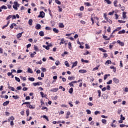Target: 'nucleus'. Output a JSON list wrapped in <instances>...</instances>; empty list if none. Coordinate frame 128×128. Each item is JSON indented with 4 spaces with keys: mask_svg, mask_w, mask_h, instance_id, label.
Instances as JSON below:
<instances>
[{
    "mask_svg": "<svg viewBox=\"0 0 128 128\" xmlns=\"http://www.w3.org/2000/svg\"><path fill=\"white\" fill-rule=\"evenodd\" d=\"M48 10L49 12V14L50 16H52V10L50 8L48 9Z\"/></svg>",
    "mask_w": 128,
    "mask_h": 128,
    "instance_id": "47",
    "label": "nucleus"
},
{
    "mask_svg": "<svg viewBox=\"0 0 128 128\" xmlns=\"http://www.w3.org/2000/svg\"><path fill=\"white\" fill-rule=\"evenodd\" d=\"M122 16L124 18H126V12H122Z\"/></svg>",
    "mask_w": 128,
    "mask_h": 128,
    "instance_id": "25",
    "label": "nucleus"
},
{
    "mask_svg": "<svg viewBox=\"0 0 128 128\" xmlns=\"http://www.w3.org/2000/svg\"><path fill=\"white\" fill-rule=\"evenodd\" d=\"M52 30L56 34H58V32H60V30H58L56 29V28H53Z\"/></svg>",
    "mask_w": 128,
    "mask_h": 128,
    "instance_id": "11",
    "label": "nucleus"
},
{
    "mask_svg": "<svg viewBox=\"0 0 128 128\" xmlns=\"http://www.w3.org/2000/svg\"><path fill=\"white\" fill-rule=\"evenodd\" d=\"M84 56H87V54H90V52L88 50L84 53L83 54Z\"/></svg>",
    "mask_w": 128,
    "mask_h": 128,
    "instance_id": "59",
    "label": "nucleus"
},
{
    "mask_svg": "<svg viewBox=\"0 0 128 128\" xmlns=\"http://www.w3.org/2000/svg\"><path fill=\"white\" fill-rule=\"evenodd\" d=\"M114 34L112 33L110 36V38H107V39H106L105 40H110V38H114V35H112Z\"/></svg>",
    "mask_w": 128,
    "mask_h": 128,
    "instance_id": "8",
    "label": "nucleus"
},
{
    "mask_svg": "<svg viewBox=\"0 0 128 128\" xmlns=\"http://www.w3.org/2000/svg\"><path fill=\"white\" fill-rule=\"evenodd\" d=\"M44 12L43 11L40 12V14L38 16V18H44Z\"/></svg>",
    "mask_w": 128,
    "mask_h": 128,
    "instance_id": "3",
    "label": "nucleus"
},
{
    "mask_svg": "<svg viewBox=\"0 0 128 128\" xmlns=\"http://www.w3.org/2000/svg\"><path fill=\"white\" fill-rule=\"evenodd\" d=\"M26 114L27 116H30V110L29 109L26 110Z\"/></svg>",
    "mask_w": 128,
    "mask_h": 128,
    "instance_id": "41",
    "label": "nucleus"
},
{
    "mask_svg": "<svg viewBox=\"0 0 128 128\" xmlns=\"http://www.w3.org/2000/svg\"><path fill=\"white\" fill-rule=\"evenodd\" d=\"M120 120H126V118H124V116H123L122 114L120 115Z\"/></svg>",
    "mask_w": 128,
    "mask_h": 128,
    "instance_id": "37",
    "label": "nucleus"
},
{
    "mask_svg": "<svg viewBox=\"0 0 128 128\" xmlns=\"http://www.w3.org/2000/svg\"><path fill=\"white\" fill-rule=\"evenodd\" d=\"M59 26L60 28H64V24L63 23H60L59 24Z\"/></svg>",
    "mask_w": 128,
    "mask_h": 128,
    "instance_id": "45",
    "label": "nucleus"
},
{
    "mask_svg": "<svg viewBox=\"0 0 128 128\" xmlns=\"http://www.w3.org/2000/svg\"><path fill=\"white\" fill-rule=\"evenodd\" d=\"M126 33V30H120L118 32V34H125Z\"/></svg>",
    "mask_w": 128,
    "mask_h": 128,
    "instance_id": "14",
    "label": "nucleus"
},
{
    "mask_svg": "<svg viewBox=\"0 0 128 128\" xmlns=\"http://www.w3.org/2000/svg\"><path fill=\"white\" fill-rule=\"evenodd\" d=\"M12 15H9L8 16H7V18H6V20H10V18H12Z\"/></svg>",
    "mask_w": 128,
    "mask_h": 128,
    "instance_id": "49",
    "label": "nucleus"
},
{
    "mask_svg": "<svg viewBox=\"0 0 128 128\" xmlns=\"http://www.w3.org/2000/svg\"><path fill=\"white\" fill-rule=\"evenodd\" d=\"M14 4L15 6H17L18 8H20V4L18 2H14Z\"/></svg>",
    "mask_w": 128,
    "mask_h": 128,
    "instance_id": "40",
    "label": "nucleus"
},
{
    "mask_svg": "<svg viewBox=\"0 0 128 128\" xmlns=\"http://www.w3.org/2000/svg\"><path fill=\"white\" fill-rule=\"evenodd\" d=\"M112 64V60H108L106 62L105 64H107V66H108V64Z\"/></svg>",
    "mask_w": 128,
    "mask_h": 128,
    "instance_id": "20",
    "label": "nucleus"
},
{
    "mask_svg": "<svg viewBox=\"0 0 128 128\" xmlns=\"http://www.w3.org/2000/svg\"><path fill=\"white\" fill-rule=\"evenodd\" d=\"M43 48H46V50H50V45H48L47 46L44 45Z\"/></svg>",
    "mask_w": 128,
    "mask_h": 128,
    "instance_id": "18",
    "label": "nucleus"
},
{
    "mask_svg": "<svg viewBox=\"0 0 128 128\" xmlns=\"http://www.w3.org/2000/svg\"><path fill=\"white\" fill-rule=\"evenodd\" d=\"M64 64L66 66H67L68 68H70V64H68V61H65Z\"/></svg>",
    "mask_w": 128,
    "mask_h": 128,
    "instance_id": "42",
    "label": "nucleus"
},
{
    "mask_svg": "<svg viewBox=\"0 0 128 128\" xmlns=\"http://www.w3.org/2000/svg\"><path fill=\"white\" fill-rule=\"evenodd\" d=\"M112 84V80H110L108 82H106V84Z\"/></svg>",
    "mask_w": 128,
    "mask_h": 128,
    "instance_id": "43",
    "label": "nucleus"
},
{
    "mask_svg": "<svg viewBox=\"0 0 128 128\" xmlns=\"http://www.w3.org/2000/svg\"><path fill=\"white\" fill-rule=\"evenodd\" d=\"M99 50L102 52H106V50L104 49L103 48H99Z\"/></svg>",
    "mask_w": 128,
    "mask_h": 128,
    "instance_id": "29",
    "label": "nucleus"
},
{
    "mask_svg": "<svg viewBox=\"0 0 128 128\" xmlns=\"http://www.w3.org/2000/svg\"><path fill=\"white\" fill-rule=\"evenodd\" d=\"M33 85L34 86H42V83L40 82H37L33 83Z\"/></svg>",
    "mask_w": 128,
    "mask_h": 128,
    "instance_id": "5",
    "label": "nucleus"
},
{
    "mask_svg": "<svg viewBox=\"0 0 128 128\" xmlns=\"http://www.w3.org/2000/svg\"><path fill=\"white\" fill-rule=\"evenodd\" d=\"M1 8V10H6L8 8L6 7V6L3 5L2 6H1L0 8Z\"/></svg>",
    "mask_w": 128,
    "mask_h": 128,
    "instance_id": "30",
    "label": "nucleus"
},
{
    "mask_svg": "<svg viewBox=\"0 0 128 128\" xmlns=\"http://www.w3.org/2000/svg\"><path fill=\"white\" fill-rule=\"evenodd\" d=\"M114 6H116V8H118V4H118V0H115L114 2Z\"/></svg>",
    "mask_w": 128,
    "mask_h": 128,
    "instance_id": "32",
    "label": "nucleus"
},
{
    "mask_svg": "<svg viewBox=\"0 0 128 128\" xmlns=\"http://www.w3.org/2000/svg\"><path fill=\"white\" fill-rule=\"evenodd\" d=\"M120 68H123L124 65L122 64V61L120 60Z\"/></svg>",
    "mask_w": 128,
    "mask_h": 128,
    "instance_id": "60",
    "label": "nucleus"
},
{
    "mask_svg": "<svg viewBox=\"0 0 128 128\" xmlns=\"http://www.w3.org/2000/svg\"><path fill=\"white\" fill-rule=\"evenodd\" d=\"M66 44V41L64 40V38H62L61 39V42H60V46L62 44Z\"/></svg>",
    "mask_w": 128,
    "mask_h": 128,
    "instance_id": "10",
    "label": "nucleus"
},
{
    "mask_svg": "<svg viewBox=\"0 0 128 128\" xmlns=\"http://www.w3.org/2000/svg\"><path fill=\"white\" fill-rule=\"evenodd\" d=\"M58 12H62V8H60V6H58Z\"/></svg>",
    "mask_w": 128,
    "mask_h": 128,
    "instance_id": "34",
    "label": "nucleus"
},
{
    "mask_svg": "<svg viewBox=\"0 0 128 128\" xmlns=\"http://www.w3.org/2000/svg\"><path fill=\"white\" fill-rule=\"evenodd\" d=\"M39 36H44V31H40L39 32Z\"/></svg>",
    "mask_w": 128,
    "mask_h": 128,
    "instance_id": "21",
    "label": "nucleus"
},
{
    "mask_svg": "<svg viewBox=\"0 0 128 128\" xmlns=\"http://www.w3.org/2000/svg\"><path fill=\"white\" fill-rule=\"evenodd\" d=\"M113 81L114 82H115V84H118L120 82V80L116 78H113Z\"/></svg>",
    "mask_w": 128,
    "mask_h": 128,
    "instance_id": "6",
    "label": "nucleus"
},
{
    "mask_svg": "<svg viewBox=\"0 0 128 128\" xmlns=\"http://www.w3.org/2000/svg\"><path fill=\"white\" fill-rule=\"evenodd\" d=\"M28 72L29 74H32L34 72H32V68H28Z\"/></svg>",
    "mask_w": 128,
    "mask_h": 128,
    "instance_id": "24",
    "label": "nucleus"
},
{
    "mask_svg": "<svg viewBox=\"0 0 128 128\" xmlns=\"http://www.w3.org/2000/svg\"><path fill=\"white\" fill-rule=\"evenodd\" d=\"M35 28L36 30H40V28H42V26H40V24H37Z\"/></svg>",
    "mask_w": 128,
    "mask_h": 128,
    "instance_id": "12",
    "label": "nucleus"
},
{
    "mask_svg": "<svg viewBox=\"0 0 128 128\" xmlns=\"http://www.w3.org/2000/svg\"><path fill=\"white\" fill-rule=\"evenodd\" d=\"M34 50H36V52H40V50H38V46L36 45H34Z\"/></svg>",
    "mask_w": 128,
    "mask_h": 128,
    "instance_id": "17",
    "label": "nucleus"
},
{
    "mask_svg": "<svg viewBox=\"0 0 128 128\" xmlns=\"http://www.w3.org/2000/svg\"><path fill=\"white\" fill-rule=\"evenodd\" d=\"M28 24H30V26H32V20L30 19L28 20Z\"/></svg>",
    "mask_w": 128,
    "mask_h": 128,
    "instance_id": "44",
    "label": "nucleus"
},
{
    "mask_svg": "<svg viewBox=\"0 0 128 128\" xmlns=\"http://www.w3.org/2000/svg\"><path fill=\"white\" fill-rule=\"evenodd\" d=\"M24 104H28L29 106V108H32V110L36 108L34 106H32L30 104V102H24L22 104V106H24Z\"/></svg>",
    "mask_w": 128,
    "mask_h": 128,
    "instance_id": "2",
    "label": "nucleus"
},
{
    "mask_svg": "<svg viewBox=\"0 0 128 128\" xmlns=\"http://www.w3.org/2000/svg\"><path fill=\"white\" fill-rule=\"evenodd\" d=\"M21 80H26V77H22V76H20Z\"/></svg>",
    "mask_w": 128,
    "mask_h": 128,
    "instance_id": "61",
    "label": "nucleus"
},
{
    "mask_svg": "<svg viewBox=\"0 0 128 128\" xmlns=\"http://www.w3.org/2000/svg\"><path fill=\"white\" fill-rule=\"evenodd\" d=\"M104 2H106L108 4H112V2L110 0H104Z\"/></svg>",
    "mask_w": 128,
    "mask_h": 128,
    "instance_id": "28",
    "label": "nucleus"
},
{
    "mask_svg": "<svg viewBox=\"0 0 128 128\" xmlns=\"http://www.w3.org/2000/svg\"><path fill=\"white\" fill-rule=\"evenodd\" d=\"M15 80H16V82H20V78L15 76Z\"/></svg>",
    "mask_w": 128,
    "mask_h": 128,
    "instance_id": "51",
    "label": "nucleus"
},
{
    "mask_svg": "<svg viewBox=\"0 0 128 128\" xmlns=\"http://www.w3.org/2000/svg\"><path fill=\"white\" fill-rule=\"evenodd\" d=\"M58 90V88H54L52 90V92H56Z\"/></svg>",
    "mask_w": 128,
    "mask_h": 128,
    "instance_id": "27",
    "label": "nucleus"
},
{
    "mask_svg": "<svg viewBox=\"0 0 128 128\" xmlns=\"http://www.w3.org/2000/svg\"><path fill=\"white\" fill-rule=\"evenodd\" d=\"M55 2L57 4H62V2L58 0H55Z\"/></svg>",
    "mask_w": 128,
    "mask_h": 128,
    "instance_id": "39",
    "label": "nucleus"
},
{
    "mask_svg": "<svg viewBox=\"0 0 128 128\" xmlns=\"http://www.w3.org/2000/svg\"><path fill=\"white\" fill-rule=\"evenodd\" d=\"M122 30V27H118L116 29H115L116 32H118V30Z\"/></svg>",
    "mask_w": 128,
    "mask_h": 128,
    "instance_id": "56",
    "label": "nucleus"
},
{
    "mask_svg": "<svg viewBox=\"0 0 128 128\" xmlns=\"http://www.w3.org/2000/svg\"><path fill=\"white\" fill-rule=\"evenodd\" d=\"M28 80H30V82H34V78L32 77L29 78Z\"/></svg>",
    "mask_w": 128,
    "mask_h": 128,
    "instance_id": "31",
    "label": "nucleus"
},
{
    "mask_svg": "<svg viewBox=\"0 0 128 128\" xmlns=\"http://www.w3.org/2000/svg\"><path fill=\"white\" fill-rule=\"evenodd\" d=\"M86 112L88 114H92V112L90 110H86Z\"/></svg>",
    "mask_w": 128,
    "mask_h": 128,
    "instance_id": "57",
    "label": "nucleus"
},
{
    "mask_svg": "<svg viewBox=\"0 0 128 128\" xmlns=\"http://www.w3.org/2000/svg\"><path fill=\"white\" fill-rule=\"evenodd\" d=\"M78 66V61H76L74 62L73 63L72 68H74V66Z\"/></svg>",
    "mask_w": 128,
    "mask_h": 128,
    "instance_id": "16",
    "label": "nucleus"
},
{
    "mask_svg": "<svg viewBox=\"0 0 128 128\" xmlns=\"http://www.w3.org/2000/svg\"><path fill=\"white\" fill-rule=\"evenodd\" d=\"M76 15L78 16H80V18H82V13H78Z\"/></svg>",
    "mask_w": 128,
    "mask_h": 128,
    "instance_id": "58",
    "label": "nucleus"
},
{
    "mask_svg": "<svg viewBox=\"0 0 128 128\" xmlns=\"http://www.w3.org/2000/svg\"><path fill=\"white\" fill-rule=\"evenodd\" d=\"M79 72L82 73V74H86V70H80L78 71Z\"/></svg>",
    "mask_w": 128,
    "mask_h": 128,
    "instance_id": "13",
    "label": "nucleus"
},
{
    "mask_svg": "<svg viewBox=\"0 0 128 128\" xmlns=\"http://www.w3.org/2000/svg\"><path fill=\"white\" fill-rule=\"evenodd\" d=\"M108 76H110V74H105L104 77V80H106L108 78Z\"/></svg>",
    "mask_w": 128,
    "mask_h": 128,
    "instance_id": "19",
    "label": "nucleus"
},
{
    "mask_svg": "<svg viewBox=\"0 0 128 128\" xmlns=\"http://www.w3.org/2000/svg\"><path fill=\"white\" fill-rule=\"evenodd\" d=\"M30 54L31 58H34V54H36V52H33V53L32 52H30Z\"/></svg>",
    "mask_w": 128,
    "mask_h": 128,
    "instance_id": "7",
    "label": "nucleus"
},
{
    "mask_svg": "<svg viewBox=\"0 0 128 128\" xmlns=\"http://www.w3.org/2000/svg\"><path fill=\"white\" fill-rule=\"evenodd\" d=\"M84 6H92V4H90L89 2H85Z\"/></svg>",
    "mask_w": 128,
    "mask_h": 128,
    "instance_id": "36",
    "label": "nucleus"
},
{
    "mask_svg": "<svg viewBox=\"0 0 128 128\" xmlns=\"http://www.w3.org/2000/svg\"><path fill=\"white\" fill-rule=\"evenodd\" d=\"M45 29L46 30H52V28H50V27H48V26H46Z\"/></svg>",
    "mask_w": 128,
    "mask_h": 128,
    "instance_id": "54",
    "label": "nucleus"
},
{
    "mask_svg": "<svg viewBox=\"0 0 128 128\" xmlns=\"http://www.w3.org/2000/svg\"><path fill=\"white\" fill-rule=\"evenodd\" d=\"M116 44H120L121 46H124V42H120V40H118L116 41Z\"/></svg>",
    "mask_w": 128,
    "mask_h": 128,
    "instance_id": "4",
    "label": "nucleus"
},
{
    "mask_svg": "<svg viewBox=\"0 0 128 128\" xmlns=\"http://www.w3.org/2000/svg\"><path fill=\"white\" fill-rule=\"evenodd\" d=\"M106 88L108 90H110V85H108Z\"/></svg>",
    "mask_w": 128,
    "mask_h": 128,
    "instance_id": "62",
    "label": "nucleus"
},
{
    "mask_svg": "<svg viewBox=\"0 0 128 128\" xmlns=\"http://www.w3.org/2000/svg\"><path fill=\"white\" fill-rule=\"evenodd\" d=\"M102 124H106V120L102 119Z\"/></svg>",
    "mask_w": 128,
    "mask_h": 128,
    "instance_id": "48",
    "label": "nucleus"
},
{
    "mask_svg": "<svg viewBox=\"0 0 128 128\" xmlns=\"http://www.w3.org/2000/svg\"><path fill=\"white\" fill-rule=\"evenodd\" d=\"M22 34H24V32H22L21 33L18 34L16 36L18 38H22Z\"/></svg>",
    "mask_w": 128,
    "mask_h": 128,
    "instance_id": "15",
    "label": "nucleus"
},
{
    "mask_svg": "<svg viewBox=\"0 0 128 128\" xmlns=\"http://www.w3.org/2000/svg\"><path fill=\"white\" fill-rule=\"evenodd\" d=\"M12 98H14V100H18V98H20V96H18V95H14L12 96Z\"/></svg>",
    "mask_w": 128,
    "mask_h": 128,
    "instance_id": "26",
    "label": "nucleus"
},
{
    "mask_svg": "<svg viewBox=\"0 0 128 128\" xmlns=\"http://www.w3.org/2000/svg\"><path fill=\"white\" fill-rule=\"evenodd\" d=\"M41 110H46V112H48V108L47 107L44 106L42 107Z\"/></svg>",
    "mask_w": 128,
    "mask_h": 128,
    "instance_id": "50",
    "label": "nucleus"
},
{
    "mask_svg": "<svg viewBox=\"0 0 128 128\" xmlns=\"http://www.w3.org/2000/svg\"><path fill=\"white\" fill-rule=\"evenodd\" d=\"M68 92L69 94H72V92H74V88H70L68 90Z\"/></svg>",
    "mask_w": 128,
    "mask_h": 128,
    "instance_id": "23",
    "label": "nucleus"
},
{
    "mask_svg": "<svg viewBox=\"0 0 128 128\" xmlns=\"http://www.w3.org/2000/svg\"><path fill=\"white\" fill-rule=\"evenodd\" d=\"M8 104H10V100H6L3 103L2 106H8Z\"/></svg>",
    "mask_w": 128,
    "mask_h": 128,
    "instance_id": "9",
    "label": "nucleus"
},
{
    "mask_svg": "<svg viewBox=\"0 0 128 128\" xmlns=\"http://www.w3.org/2000/svg\"><path fill=\"white\" fill-rule=\"evenodd\" d=\"M68 46L69 50H72V43H70V42H69L68 43Z\"/></svg>",
    "mask_w": 128,
    "mask_h": 128,
    "instance_id": "38",
    "label": "nucleus"
},
{
    "mask_svg": "<svg viewBox=\"0 0 128 128\" xmlns=\"http://www.w3.org/2000/svg\"><path fill=\"white\" fill-rule=\"evenodd\" d=\"M98 114H100V112H99V111H95V112H94V114H95L96 116Z\"/></svg>",
    "mask_w": 128,
    "mask_h": 128,
    "instance_id": "64",
    "label": "nucleus"
},
{
    "mask_svg": "<svg viewBox=\"0 0 128 128\" xmlns=\"http://www.w3.org/2000/svg\"><path fill=\"white\" fill-rule=\"evenodd\" d=\"M94 14H92L91 16V20L92 22V24H94V18H96L97 20H98V17H94L95 16Z\"/></svg>",
    "mask_w": 128,
    "mask_h": 128,
    "instance_id": "1",
    "label": "nucleus"
},
{
    "mask_svg": "<svg viewBox=\"0 0 128 128\" xmlns=\"http://www.w3.org/2000/svg\"><path fill=\"white\" fill-rule=\"evenodd\" d=\"M68 80H74V77L70 76L68 77Z\"/></svg>",
    "mask_w": 128,
    "mask_h": 128,
    "instance_id": "35",
    "label": "nucleus"
},
{
    "mask_svg": "<svg viewBox=\"0 0 128 128\" xmlns=\"http://www.w3.org/2000/svg\"><path fill=\"white\" fill-rule=\"evenodd\" d=\"M66 54H68V52H64L63 54H62V56H64Z\"/></svg>",
    "mask_w": 128,
    "mask_h": 128,
    "instance_id": "53",
    "label": "nucleus"
},
{
    "mask_svg": "<svg viewBox=\"0 0 128 128\" xmlns=\"http://www.w3.org/2000/svg\"><path fill=\"white\" fill-rule=\"evenodd\" d=\"M18 6H16L14 4V5L13 6V8H14V10H18Z\"/></svg>",
    "mask_w": 128,
    "mask_h": 128,
    "instance_id": "46",
    "label": "nucleus"
},
{
    "mask_svg": "<svg viewBox=\"0 0 128 128\" xmlns=\"http://www.w3.org/2000/svg\"><path fill=\"white\" fill-rule=\"evenodd\" d=\"M118 22L120 24H124L126 22V21L122 20H118Z\"/></svg>",
    "mask_w": 128,
    "mask_h": 128,
    "instance_id": "52",
    "label": "nucleus"
},
{
    "mask_svg": "<svg viewBox=\"0 0 128 128\" xmlns=\"http://www.w3.org/2000/svg\"><path fill=\"white\" fill-rule=\"evenodd\" d=\"M85 46H86V48H90V45H88V44H85Z\"/></svg>",
    "mask_w": 128,
    "mask_h": 128,
    "instance_id": "63",
    "label": "nucleus"
},
{
    "mask_svg": "<svg viewBox=\"0 0 128 128\" xmlns=\"http://www.w3.org/2000/svg\"><path fill=\"white\" fill-rule=\"evenodd\" d=\"M98 98H100V94H102V92L100 91V90H98Z\"/></svg>",
    "mask_w": 128,
    "mask_h": 128,
    "instance_id": "55",
    "label": "nucleus"
},
{
    "mask_svg": "<svg viewBox=\"0 0 128 128\" xmlns=\"http://www.w3.org/2000/svg\"><path fill=\"white\" fill-rule=\"evenodd\" d=\"M42 116H43L44 118H45V120H46L47 122H49L50 121V120H48V118L46 116L44 115Z\"/></svg>",
    "mask_w": 128,
    "mask_h": 128,
    "instance_id": "33",
    "label": "nucleus"
},
{
    "mask_svg": "<svg viewBox=\"0 0 128 128\" xmlns=\"http://www.w3.org/2000/svg\"><path fill=\"white\" fill-rule=\"evenodd\" d=\"M82 62H85L86 64H88V60H84L83 58L81 59Z\"/></svg>",
    "mask_w": 128,
    "mask_h": 128,
    "instance_id": "22",
    "label": "nucleus"
}]
</instances>
